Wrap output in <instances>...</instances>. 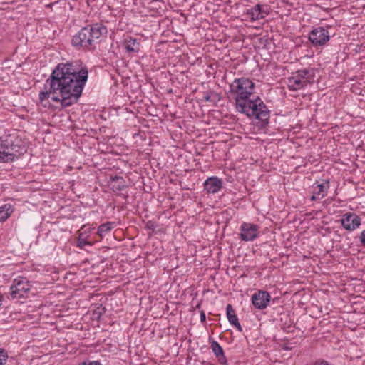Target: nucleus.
<instances>
[{
    "label": "nucleus",
    "instance_id": "1",
    "mask_svg": "<svg viewBox=\"0 0 365 365\" xmlns=\"http://www.w3.org/2000/svg\"><path fill=\"white\" fill-rule=\"evenodd\" d=\"M88 79V69L78 68L73 63H59L52 71L39 93V104L51 108L52 102L60 103L62 108L76 103L82 94Z\"/></svg>",
    "mask_w": 365,
    "mask_h": 365
},
{
    "label": "nucleus",
    "instance_id": "2",
    "mask_svg": "<svg viewBox=\"0 0 365 365\" xmlns=\"http://www.w3.org/2000/svg\"><path fill=\"white\" fill-rule=\"evenodd\" d=\"M107 34V28L101 24H94L82 28L73 36L72 45L76 48L93 50L101 42V38Z\"/></svg>",
    "mask_w": 365,
    "mask_h": 365
},
{
    "label": "nucleus",
    "instance_id": "3",
    "mask_svg": "<svg viewBox=\"0 0 365 365\" xmlns=\"http://www.w3.org/2000/svg\"><path fill=\"white\" fill-rule=\"evenodd\" d=\"M255 88L254 82L250 78L242 77L233 81L230 85V93L235 98L236 109L252 99Z\"/></svg>",
    "mask_w": 365,
    "mask_h": 365
},
{
    "label": "nucleus",
    "instance_id": "4",
    "mask_svg": "<svg viewBox=\"0 0 365 365\" xmlns=\"http://www.w3.org/2000/svg\"><path fill=\"white\" fill-rule=\"evenodd\" d=\"M237 110L241 113L245 114L250 118H255L260 120L263 125L269 123L270 113L265 103L259 98H252L246 102Z\"/></svg>",
    "mask_w": 365,
    "mask_h": 365
},
{
    "label": "nucleus",
    "instance_id": "5",
    "mask_svg": "<svg viewBox=\"0 0 365 365\" xmlns=\"http://www.w3.org/2000/svg\"><path fill=\"white\" fill-rule=\"evenodd\" d=\"M15 135L8 134L1 138V162H12L26 152L24 145Z\"/></svg>",
    "mask_w": 365,
    "mask_h": 365
},
{
    "label": "nucleus",
    "instance_id": "6",
    "mask_svg": "<svg viewBox=\"0 0 365 365\" xmlns=\"http://www.w3.org/2000/svg\"><path fill=\"white\" fill-rule=\"evenodd\" d=\"M31 287V285L26 278L19 277L14 280L9 294L13 299H20L27 296Z\"/></svg>",
    "mask_w": 365,
    "mask_h": 365
},
{
    "label": "nucleus",
    "instance_id": "7",
    "mask_svg": "<svg viewBox=\"0 0 365 365\" xmlns=\"http://www.w3.org/2000/svg\"><path fill=\"white\" fill-rule=\"evenodd\" d=\"M331 32L328 28L322 26L312 29L309 34V40L313 46H322L325 45L330 39Z\"/></svg>",
    "mask_w": 365,
    "mask_h": 365
},
{
    "label": "nucleus",
    "instance_id": "8",
    "mask_svg": "<svg viewBox=\"0 0 365 365\" xmlns=\"http://www.w3.org/2000/svg\"><path fill=\"white\" fill-rule=\"evenodd\" d=\"M340 222L346 230L351 232L359 227L361 219L355 212H346L342 215Z\"/></svg>",
    "mask_w": 365,
    "mask_h": 365
},
{
    "label": "nucleus",
    "instance_id": "9",
    "mask_svg": "<svg viewBox=\"0 0 365 365\" xmlns=\"http://www.w3.org/2000/svg\"><path fill=\"white\" fill-rule=\"evenodd\" d=\"M240 229L242 240L252 241L257 237L259 227L252 223L243 222Z\"/></svg>",
    "mask_w": 365,
    "mask_h": 365
},
{
    "label": "nucleus",
    "instance_id": "10",
    "mask_svg": "<svg viewBox=\"0 0 365 365\" xmlns=\"http://www.w3.org/2000/svg\"><path fill=\"white\" fill-rule=\"evenodd\" d=\"M251 299L253 306L256 309L262 310L268 306L271 296L267 291L259 290L252 294Z\"/></svg>",
    "mask_w": 365,
    "mask_h": 365
},
{
    "label": "nucleus",
    "instance_id": "11",
    "mask_svg": "<svg viewBox=\"0 0 365 365\" xmlns=\"http://www.w3.org/2000/svg\"><path fill=\"white\" fill-rule=\"evenodd\" d=\"M222 186V182L217 177H210L204 182V190L210 194L217 192Z\"/></svg>",
    "mask_w": 365,
    "mask_h": 365
},
{
    "label": "nucleus",
    "instance_id": "12",
    "mask_svg": "<svg viewBox=\"0 0 365 365\" xmlns=\"http://www.w3.org/2000/svg\"><path fill=\"white\" fill-rule=\"evenodd\" d=\"M109 185L111 190L115 192H120L127 187L124 178L118 175L110 176Z\"/></svg>",
    "mask_w": 365,
    "mask_h": 365
},
{
    "label": "nucleus",
    "instance_id": "13",
    "mask_svg": "<svg viewBox=\"0 0 365 365\" xmlns=\"http://www.w3.org/2000/svg\"><path fill=\"white\" fill-rule=\"evenodd\" d=\"M252 20H259L265 18L268 12L260 4H256L247 11Z\"/></svg>",
    "mask_w": 365,
    "mask_h": 365
},
{
    "label": "nucleus",
    "instance_id": "14",
    "mask_svg": "<svg viewBox=\"0 0 365 365\" xmlns=\"http://www.w3.org/2000/svg\"><path fill=\"white\" fill-rule=\"evenodd\" d=\"M226 314L229 322L236 328L239 331H242V328L239 322L238 317L232 306L229 304L226 307Z\"/></svg>",
    "mask_w": 365,
    "mask_h": 365
},
{
    "label": "nucleus",
    "instance_id": "15",
    "mask_svg": "<svg viewBox=\"0 0 365 365\" xmlns=\"http://www.w3.org/2000/svg\"><path fill=\"white\" fill-rule=\"evenodd\" d=\"M1 205V222L6 221L14 210L15 202L13 200H4Z\"/></svg>",
    "mask_w": 365,
    "mask_h": 365
},
{
    "label": "nucleus",
    "instance_id": "16",
    "mask_svg": "<svg viewBox=\"0 0 365 365\" xmlns=\"http://www.w3.org/2000/svg\"><path fill=\"white\" fill-rule=\"evenodd\" d=\"M123 46L128 53H138L140 51V43L133 37H127L124 40Z\"/></svg>",
    "mask_w": 365,
    "mask_h": 365
},
{
    "label": "nucleus",
    "instance_id": "17",
    "mask_svg": "<svg viewBox=\"0 0 365 365\" xmlns=\"http://www.w3.org/2000/svg\"><path fill=\"white\" fill-rule=\"evenodd\" d=\"M307 86V85L304 83V81H302L296 73L294 76L288 78V87L289 90L296 91L303 88Z\"/></svg>",
    "mask_w": 365,
    "mask_h": 365
},
{
    "label": "nucleus",
    "instance_id": "18",
    "mask_svg": "<svg viewBox=\"0 0 365 365\" xmlns=\"http://www.w3.org/2000/svg\"><path fill=\"white\" fill-rule=\"evenodd\" d=\"M296 74L302 79L304 81V83L308 85L314 81V72L312 68L299 70L296 72Z\"/></svg>",
    "mask_w": 365,
    "mask_h": 365
},
{
    "label": "nucleus",
    "instance_id": "19",
    "mask_svg": "<svg viewBox=\"0 0 365 365\" xmlns=\"http://www.w3.org/2000/svg\"><path fill=\"white\" fill-rule=\"evenodd\" d=\"M329 188V181L326 180L323 182L322 183L317 184L315 187H314V191L313 192L316 195H318L320 196V197L322 199L327 194V190Z\"/></svg>",
    "mask_w": 365,
    "mask_h": 365
},
{
    "label": "nucleus",
    "instance_id": "20",
    "mask_svg": "<svg viewBox=\"0 0 365 365\" xmlns=\"http://www.w3.org/2000/svg\"><path fill=\"white\" fill-rule=\"evenodd\" d=\"M211 348L215 356L219 358V361L221 363L225 361V356L224 355L223 349L217 341H212L211 344Z\"/></svg>",
    "mask_w": 365,
    "mask_h": 365
},
{
    "label": "nucleus",
    "instance_id": "21",
    "mask_svg": "<svg viewBox=\"0 0 365 365\" xmlns=\"http://www.w3.org/2000/svg\"><path fill=\"white\" fill-rule=\"evenodd\" d=\"M1 365H17V362L13 357H9L7 352L1 349Z\"/></svg>",
    "mask_w": 365,
    "mask_h": 365
},
{
    "label": "nucleus",
    "instance_id": "22",
    "mask_svg": "<svg viewBox=\"0 0 365 365\" xmlns=\"http://www.w3.org/2000/svg\"><path fill=\"white\" fill-rule=\"evenodd\" d=\"M113 224V222H106L101 225L98 228V235L101 237H103L105 234L111 230Z\"/></svg>",
    "mask_w": 365,
    "mask_h": 365
},
{
    "label": "nucleus",
    "instance_id": "23",
    "mask_svg": "<svg viewBox=\"0 0 365 365\" xmlns=\"http://www.w3.org/2000/svg\"><path fill=\"white\" fill-rule=\"evenodd\" d=\"M92 245V243L86 241L85 239L81 238V237L80 236L78 240V247H79L80 248H83L84 247L85 245Z\"/></svg>",
    "mask_w": 365,
    "mask_h": 365
},
{
    "label": "nucleus",
    "instance_id": "24",
    "mask_svg": "<svg viewBox=\"0 0 365 365\" xmlns=\"http://www.w3.org/2000/svg\"><path fill=\"white\" fill-rule=\"evenodd\" d=\"M146 228H148L149 230H154L155 228V223L153 222H152V221H148L146 223Z\"/></svg>",
    "mask_w": 365,
    "mask_h": 365
},
{
    "label": "nucleus",
    "instance_id": "25",
    "mask_svg": "<svg viewBox=\"0 0 365 365\" xmlns=\"http://www.w3.org/2000/svg\"><path fill=\"white\" fill-rule=\"evenodd\" d=\"M203 99L205 102H211L212 100L211 99V93H206L205 96H203Z\"/></svg>",
    "mask_w": 365,
    "mask_h": 365
},
{
    "label": "nucleus",
    "instance_id": "26",
    "mask_svg": "<svg viewBox=\"0 0 365 365\" xmlns=\"http://www.w3.org/2000/svg\"><path fill=\"white\" fill-rule=\"evenodd\" d=\"M80 365H102L101 364H100L98 361H90L88 363H86V362H83L82 364H81Z\"/></svg>",
    "mask_w": 365,
    "mask_h": 365
},
{
    "label": "nucleus",
    "instance_id": "27",
    "mask_svg": "<svg viewBox=\"0 0 365 365\" xmlns=\"http://www.w3.org/2000/svg\"><path fill=\"white\" fill-rule=\"evenodd\" d=\"M360 242L364 246H365V230H363L361 234Z\"/></svg>",
    "mask_w": 365,
    "mask_h": 365
},
{
    "label": "nucleus",
    "instance_id": "28",
    "mask_svg": "<svg viewBox=\"0 0 365 365\" xmlns=\"http://www.w3.org/2000/svg\"><path fill=\"white\" fill-rule=\"evenodd\" d=\"M200 321L204 323L206 321V316L205 312L202 310L200 312Z\"/></svg>",
    "mask_w": 365,
    "mask_h": 365
},
{
    "label": "nucleus",
    "instance_id": "29",
    "mask_svg": "<svg viewBox=\"0 0 365 365\" xmlns=\"http://www.w3.org/2000/svg\"><path fill=\"white\" fill-rule=\"evenodd\" d=\"M320 199H322V198L320 197V196H319L318 195L314 194V192H313V195H312V196L311 197V198H310V200H311L312 201H314V200H320Z\"/></svg>",
    "mask_w": 365,
    "mask_h": 365
},
{
    "label": "nucleus",
    "instance_id": "30",
    "mask_svg": "<svg viewBox=\"0 0 365 365\" xmlns=\"http://www.w3.org/2000/svg\"><path fill=\"white\" fill-rule=\"evenodd\" d=\"M283 349H285V350H289V348L288 346H284Z\"/></svg>",
    "mask_w": 365,
    "mask_h": 365
}]
</instances>
